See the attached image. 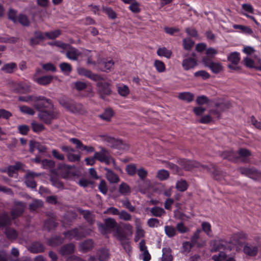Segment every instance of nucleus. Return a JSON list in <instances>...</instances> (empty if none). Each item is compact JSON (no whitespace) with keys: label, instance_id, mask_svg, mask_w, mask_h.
<instances>
[{"label":"nucleus","instance_id":"nucleus-1","mask_svg":"<svg viewBox=\"0 0 261 261\" xmlns=\"http://www.w3.org/2000/svg\"><path fill=\"white\" fill-rule=\"evenodd\" d=\"M59 102L62 107L72 113L79 115H85L87 113L86 109L81 103L63 99L60 100Z\"/></svg>","mask_w":261,"mask_h":261},{"label":"nucleus","instance_id":"nucleus-2","mask_svg":"<svg viewBox=\"0 0 261 261\" xmlns=\"http://www.w3.org/2000/svg\"><path fill=\"white\" fill-rule=\"evenodd\" d=\"M214 106L216 109H211L209 113L216 116L218 118L221 117V113L228 110L232 107L230 101L223 99H218L214 102Z\"/></svg>","mask_w":261,"mask_h":261},{"label":"nucleus","instance_id":"nucleus-3","mask_svg":"<svg viewBox=\"0 0 261 261\" xmlns=\"http://www.w3.org/2000/svg\"><path fill=\"white\" fill-rule=\"evenodd\" d=\"M51 111H40L38 114L39 119L46 124H50L52 120L57 119L59 116V112L54 108Z\"/></svg>","mask_w":261,"mask_h":261},{"label":"nucleus","instance_id":"nucleus-4","mask_svg":"<svg viewBox=\"0 0 261 261\" xmlns=\"http://www.w3.org/2000/svg\"><path fill=\"white\" fill-rule=\"evenodd\" d=\"M205 170L212 175L215 180L217 181H220L225 179V177L226 176L225 172L218 169L214 165H211L210 166H201V170L204 171Z\"/></svg>","mask_w":261,"mask_h":261},{"label":"nucleus","instance_id":"nucleus-5","mask_svg":"<svg viewBox=\"0 0 261 261\" xmlns=\"http://www.w3.org/2000/svg\"><path fill=\"white\" fill-rule=\"evenodd\" d=\"M100 151L94 153V158L101 163H105L107 165H109L113 163L115 165L114 159L110 155L108 150L104 147H100Z\"/></svg>","mask_w":261,"mask_h":261},{"label":"nucleus","instance_id":"nucleus-6","mask_svg":"<svg viewBox=\"0 0 261 261\" xmlns=\"http://www.w3.org/2000/svg\"><path fill=\"white\" fill-rule=\"evenodd\" d=\"M33 106L39 112L44 111L42 110L44 108L51 109L54 108L50 100L44 96H36V99L34 100Z\"/></svg>","mask_w":261,"mask_h":261},{"label":"nucleus","instance_id":"nucleus-7","mask_svg":"<svg viewBox=\"0 0 261 261\" xmlns=\"http://www.w3.org/2000/svg\"><path fill=\"white\" fill-rule=\"evenodd\" d=\"M242 175L248 176L249 177L256 180H261V171L257 170L254 167L245 168L239 167L238 168Z\"/></svg>","mask_w":261,"mask_h":261},{"label":"nucleus","instance_id":"nucleus-8","mask_svg":"<svg viewBox=\"0 0 261 261\" xmlns=\"http://www.w3.org/2000/svg\"><path fill=\"white\" fill-rule=\"evenodd\" d=\"M117 223L113 218H109L105 220V223L98 224V228L102 234H106L114 228H116Z\"/></svg>","mask_w":261,"mask_h":261},{"label":"nucleus","instance_id":"nucleus-9","mask_svg":"<svg viewBox=\"0 0 261 261\" xmlns=\"http://www.w3.org/2000/svg\"><path fill=\"white\" fill-rule=\"evenodd\" d=\"M96 86L98 88V93L99 97L105 99L107 96H109L112 93V90L110 88V85L107 82H101V80L97 81Z\"/></svg>","mask_w":261,"mask_h":261},{"label":"nucleus","instance_id":"nucleus-10","mask_svg":"<svg viewBox=\"0 0 261 261\" xmlns=\"http://www.w3.org/2000/svg\"><path fill=\"white\" fill-rule=\"evenodd\" d=\"M99 137L101 140L107 143V145L113 148H117L122 144L121 140L116 139L114 137L108 136V135H100Z\"/></svg>","mask_w":261,"mask_h":261},{"label":"nucleus","instance_id":"nucleus-11","mask_svg":"<svg viewBox=\"0 0 261 261\" xmlns=\"http://www.w3.org/2000/svg\"><path fill=\"white\" fill-rule=\"evenodd\" d=\"M178 163L181 168L187 171L192 170L194 168L201 169V166H203L195 161H189L186 159H180L178 161Z\"/></svg>","mask_w":261,"mask_h":261},{"label":"nucleus","instance_id":"nucleus-12","mask_svg":"<svg viewBox=\"0 0 261 261\" xmlns=\"http://www.w3.org/2000/svg\"><path fill=\"white\" fill-rule=\"evenodd\" d=\"M236 153L237 162L239 160L244 163H248L250 162V157L252 155V152L249 149L241 148L236 152Z\"/></svg>","mask_w":261,"mask_h":261},{"label":"nucleus","instance_id":"nucleus-13","mask_svg":"<svg viewBox=\"0 0 261 261\" xmlns=\"http://www.w3.org/2000/svg\"><path fill=\"white\" fill-rule=\"evenodd\" d=\"M12 90L19 94H27L31 92L30 86L23 82L13 83Z\"/></svg>","mask_w":261,"mask_h":261},{"label":"nucleus","instance_id":"nucleus-14","mask_svg":"<svg viewBox=\"0 0 261 261\" xmlns=\"http://www.w3.org/2000/svg\"><path fill=\"white\" fill-rule=\"evenodd\" d=\"M25 207V205L22 202H16L14 203V206L11 210V215L13 219L21 216L24 212Z\"/></svg>","mask_w":261,"mask_h":261},{"label":"nucleus","instance_id":"nucleus-15","mask_svg":"<svg viewBox=\"0 0 261 261\" xmlns=\"http://www.w3.org/2000/svg\"><path fill=\"white\" fill-rule=\"evenodd\" d=\"M255 61L248 57L245 58V64L248 67L261 70V59L256 56H255Z\"/></svg>","mask_w":261,"mask_h":261},{"label":"nucleus","instance_id":"nucleus-16","mask_svg":"<svg viewBox=\"0 0 261 261\" xmlns=\"http://www.w3.org/2000/svg\"><path fill=\"white\" fill-rule=\"evenodd\" d=\"M246 238L247 234L245 233L243 231L238 232L231 236L229 243L234 245H239L242 240H245Z\"/></svg>","mask_w":261,"mask_h":261},{"label":"nucleus","instance_id":"nucleus-17","mask_svg":"<svg viewBox=\"0 0 261 261\" xmlns=\"http://www.w3.org/2000/svg\"><path fill=\"white\" fill-rule=\"evenodd\" d=\"M78 73L82 75H84L93 81H98L102 80L103 79L99 75L94 74L90 70H87L84 68H80L78 69Z\"/></svg>","mask_w":261,"mask_h":261},{"label":"nucleus","instance_id":"nucleus-18","mask_svg":"<svg viewBox=\"0 0 261 261\" xmlns=\"http://www.w3.org/2000/svg\"><path fill=\"white\" fill-rule=\"evenodd\" d=\"M70 141L76 145L77 149L85 150L87 153H91L95 151V149L93 146L85 145L81 140L76 138H71Z\"/></svg>","mask_w":261,"mask_h":261},{"label":"nucleus","instance_id":"nucleus-19","mask_svg":"<svg viewBox=\"0 0 261 261\" xmlns=\"http://www.w3.org/2000/svg\"><path fill=\"white\" fill-rule=\"evenodd\" d=\"M227 246V242L223 240H214L211 242V251L217 252L224 249Z\"/></svg>","mask_w":261,"mask_h":261},{"label":"nucleus","instance_id":"nucleus-20","mask_svg":"<svg viewBox=\"0 0 261 261\" xmlns=\"http://www.w3.org/2000/svg\"><path fill=\"white\" fill-rule=\"evenodd\" d=\"M244 253L250 256H255L258 251V245L255 246L251 244L247 243L243 248Z\"/></svg>","mask_w":261,"mask_h":261},{"label":"nucleus","instance_id":"nucleus-21","mask_svg":"<svg viewBox=\"0 0 261 261\" xmlns=\"http://www.w3.org/2000/svg\"><path fill=\"white\" fill-rule=\"evenodd\" d=\"M41 174H36L34 172L28 171L25 176V183L26 185L31 188H35L36 183L34 179V176L40 175Z\"/></svg>","mask_w":261,"mask_h":261},{"label":"nucleus","instance_id":"nucleus-22","mask_svg":"<svg viewBox=\"0 0 261 261\" xmlns=\"http://www.w3.org/2000/svg\"><path fill=\"white\" fill-rule=\"evenodd\" d=\"M75 246L72 243H68L61 246L59 252L63 256H66L72 254L74 251Z\"/></svg>","mask_w":261,"mask_h":261},{"label":"nucleus","instance_id":"nucleus-23","mask_svg":"<svg viewBox=\"0 0 261 261\" xmlns=\"http://www.w3.org/2000/svg\"><path fill=\"white\" fill-rule=\"evenodd\" d=\"M28 250L33 253H39L44 251V246L39 242H33L28 247Z\"/></svg>","mask_w":261,"mask_h":261},{"label":"nucleus","instance_id":"nucleus-24","mask_svg":"<svg viewBox=\"0 0 261 261\" xmlns=\"http://www.w3.org/2000/svg\"><path fill=\"white\" fill-rule=\"evenodd\" d=\"M114 64V62L112 60H103L98 63V67L101 71L108 72L111 71Z\"/></svg>","mask_w":261,"mask_h":261},{"label":"nucleus","instance_id":"nucleus-25","mask_svg":"<svg viewBox=\"0 0 261 261\" xmlns=\"http://www.w3.org/2000/svg\"><path fill=\"white\" fill-rule=\"evenodd\" d=\"M220 156L224 160L234 163L237 162L236 152L233 150L224 151L221 153Z\"/></svg>","mask_w":261,"mask_h":261},{"label":"nucleus","instance_id":"nucleus-26","mask_svg":"<svg viewBox=\"0 0 261 261\" xmlns=\"http://www.w3.org/2000/svg\"><path fill=\"white\" fill-rule=\"evenodd\" d=\"M77 211L82 215H83L84 218L90 224H92L94 223L95 220L94 215L88 210H83L81 208H78Z\"/></svg>","mask_w":261,"mask_h":261},{"label":"nucleus","instance_id":"nucleus-27","mask_svg":"<svg viewBox=\"0 0 261 261\" xmlns=\"http://www.w3.org/2000/svg\"><path fill=\"white\" fill-rule=\"evenodd\" d=\"M135 222L136 228V235L135 238V241H138L140 238L144 236L145 232L142 228L140 219L136 218Z\"/></svg>","mask_w":261,"mask_h":261},{"label":"nucleus","instance_id":"nucleus-28","mask_svg":"<svg viewBox=\"0 0 261 261\" xmlns=\"http://www.w3.org/2000/svg\"><path fill=\"white\" fill-rule=\"evenodd\" d=\"M93 247V242L91 239H88L80 244V250L83 252L90 250Z\"/></svg>","mask_w":261,"mask_h":261},{"label":"nucleus","instance_id":"nucleus-29","mask_svg":"<svg viewBox=\"0 0 261 261\" xmlns=\"http://www.w3.org/2000/svg\"><path fill=\"white\" fill-rule=\"evenodd\" d=\"M43 205V202L41 200L35 199L30 203L29 208L30 211L34 212L42 208Z\"/></svg>","mask_w":261,"mask_h":261},{"label":"nucleus","instance_id":"nucleus-30","mask_svg":"<svg viewBox=\"0 0 261 261\" xmlns=\"http://www.w3.org/2000/svg\"><path fill=\"white\" fill-rule=\"evenodd\" d=\"M114 236L120 241H123L127 238V232L125 231L123 228L117 226L114 233Z\"/></svg>","mask_w":261,"mask_h":261},{"label":"nucleus","instance_id":"nucleus-31","mask_svg":"<svg viewBox=\"0 0 261 261\" xmlns=\"http://www.w3.org/2000/svg\"><path fill=\"white\" fill-rule=\"evenodd\" d=\"M80 55L81 53L79 50L73 47H70L66 54V57L72 60H77Z\"/></svg>","mask_w":261,"mask_h":261},{"label":"nucleus","instance_id":"nucleus-32","mask_svg":"<svg viewBox=\"0 0 261 261\" xmlns=\"http://www.w3.org/2000/svg\"><path fill=\"white\" fill-rule=\"evenodd\" d=\"M17 68V64L15 63H10L4 64L1 68L2 71L6 73H12Z\"/></svg>","mask_w":261,"mask_h":261},{"label":"nucleus","instance_id":"nucleus-33","mask_svg":"<svg viewBox=\"0 0 261 261\" xmlns=\"http://www.w3.org/2000/svg\"><path fill=\"white\" fill-rule=\"evenodd\" d=\"M53 79L52 75L42 76L39 78H35V82L41 85H47L50 84Z\"/></svg>","mask_w":261,"mask_h":261},{"label":"nucleus","instance_id":"nucleus-34","mask_svg":"<svg viewBox=\"0 0 261 261\" xmlns=\"http://www.w3.org/2000/svg\"><path fill=\"white\" fill-rule=\"evenodd\" d=\"M197 64L196 61L191 58L185 59L183 60L182 66L185 70H189L194 68Z\"/></svg>","mask_w":261,"mask_h":261},{"label":"nucleus","instance_id":"nucleus-35","mask_svg":"<svg viewBox=\"0 0 261 261\" xmlns=\"http://www.w3.org/2000/svg\"><path fill=\"white\" fill-rule=\"evenodd\" d=\"M113 115V111L110 108H108L102 114L99 115L98 117L103 120L109 122L111 120Z\"/></svg>","mask_w":261,"mask_h":261},{"label":"nucleus","instance_id":"nucleus-36","mask_svg":"<svg viewBox=\"0 0 261 261\" xmlns=\"http://www.w3.org/2000/svg\"><path fill=\"white\" fill-rule=\"evenodd\" d=\"M64 235L69 240L75 239L76 240H80L79 236V229L75 228L72 230L67 231L63 233Z\"/></svg>","mask_w":261,"mask_h":261},{"label":"nucleus","instance_id":"nucleus-37","mask_svg":"<svg viewBox=\"0 0 261 261\" xmlns=\"http://www.w3.org/2000/svg\"><path fill=\"white\" fill-rule=\"evenodd\" d=\"M11 224V220L7 213L0 215V227H4Z\"/></svg>","mask_w":261,"mask_h":261},{"label":"nucleus","instance_id":"nucleus-38","mask_svg":"<svg viewBox=\"0 0 261 261\" xmlns=\"http://www.w3.org/2000/svg\"><path fill=\"white\" fill-rule=\"evenodd\" d=\"M5 233L7 238L11 240H16L18 235L17 231L12 228H6Z\"/></svg>","mask_w":261,"mask_h":261},{"label":"nucleus","instance_id":"nucleus-39","mask_svg":"<svg viewBox=\"0 0 261 261\" xmlns=\"http://www.w3.org/2000/svg\"><path fill=\"white\" fill-rule=\"evenodd\" d=\"M105 170L107 171V177L108 179L113 183L118 182L119 180V177L115 174L111 169L106 168Z\"/></svg>","mask_w":261,"mask_h":261},{"label":"nucleus","instance_id":"nucleus-40","mask_svg":"<svg viewBox=\"0 0 261 261\" xmlns=\"http://www.w3.org/2000/svg\"><path fill=\"white\" fill-rule=\"evenodd\" d=\"M97 255L99 261H107L110 256L109 251L106 249L98 250L97 252Z\"/></svg>","mask_w":261,"mask_h":261},{"label":"nucleus","instance_id":"nucleus-41","mask_svg":"<svg viewBox=\"0 0 261 261\" xmlns=\"http://www.w3.org/2000/svg\"><path fill=\"white\" fill-rule=\"evenodd\" d=\"M150 211L152 216L158 217H162L166 213V212L163 208L158 206H154L151 208Z\"/></svg>","mask_w":261,"mask_h":261},{"label":"nucleus","instance_id":"nucleus-42","mask_svg":"<svg viewBox=\"0 0 261 261\" xmlns=\"http://www.w3.org/2000/svg\"><path fill=\"white\" fill-rule=\"evenodd\" d=\"M57 223L54 218L51 217L45 221L44 228L48 230H50L57 226Z\"/></svg>","mask_w":261,"mask_h":261},{"label":"nucleus","instance_id":"nucleus-43","mask_svg":"<svg viewBox=\"0 0 261 261\" xmlns=\"http://www.w3.org/2000/svg\"><path fill=\"white\" fill-rule=\"evenodd\" d=\"M163 256L162 261H172L173 259L171 255V250L169 248H164L163 249Z\"/></svg>","mask_w":261,"mask_h":261},{"label":"nucleus","instance_id":"nucleus-44","mask_svg":"<svg viewBox=\"0 0 261 261\" xmlns=\"http://www.w3.org/2000/svg\"><path fill=\"white\" fill-rule=\"evenodd\" d=\"M172 51L167 49L166 47H160L157 50V54L159 56H163L169 59L172 55Z\"/></svg>","mask_w":261,"mask_h":261},{"label":"nucleus","instance_id":"nucleus-45","mask_svg":"<svg viewBox=\"0 0 261 261\" xmlns=\"http://www.w3.org/2000/svg\"><path fill=\"white\" fill-rule=\"evenodd\" d=\"M208 67L215 74L219 73L223 70L222 64L219 62H213Z\"/></svg>","mask_w":261,"mask_h":261},{"label":"nucleus","instance_id":"nucleus-46","mask_svg":"<svg viewBox=\"0 0 261 261\" xmlns=\"http://www.w3.org/2000/svg\"><path fill=\"white\" fill-rule=\"evenodd\" d=\"M175 187L179 191L184 192L187 190L188 184L185 180L181 179L177 181Z\"/></svg>","mask_w":261,"mask_h":261},{"label":"nucleus","instance_id":"nucleus-47","mask_svg":"<svg viewBox=\"0 0 261 261\" xmlns=\"http://www.w3.org/2000/svg\"><path fill=\"white\" fill-rule=\"evenodd\" d=\"M77 228L79 229V236H80V240L88 236H89L92 231V229L90 228H84L82 227H80Z\"/></svg>","mask_w":261,"mask_h":261},{"label":"nucleus","instance_id":"nucleus-48","mask_svg":"<svg viewBox=\"0 0 261 261\" xmlns=\"http://www.w3.org/2000/svg\"><path fill=\"white\" fill-rule=\"evenodd\" d=\"M119 192L122 195H128L131 192L130 188L127 184L122 182L119 186Z\"/></svg>","mask_w":261,"mask_h":261},{"label":"nucleus","instance_id":"nucleus-49","mask_svg":"<svg viewBox=\"0 0 261 261\" xmlns=\"http://www.w3.org/2000/svg\"><path fill=\"white\" fill-rule=\"evenodd\" d=\"M178 98L188 102H191L194 99V95L190 92H182L178 95Z\"/></svg>","mask_w":261,"mask_h":261},{"label":"nucleus","instance_id":"nucleus-50","mask_svg":"<svg viewBox=\"0 0 261 261\" xmlns=\"http://www.w3.org/2000/svg\"><path fill=\"white\" fill-rule=\"evenodd\" d=\"M240 55L237 52H233L230 54V55L228 57L227 60L228 61L232 63V64L234 65H237L240 60Z\"/></svg>","mask_w":261,"mask_h":261},{"label":"nucleus","instance_id":"nucleus-51","mask_svg":"<svg viewBox=\"0 0 261 261\" xmlns=\"http://www.w3.org/2000/svg\"><path fill=\"white\" fill-rule=\"evenodd\" d=\"M32 130L35 133H39L45 129V126L41 123L33 121L31 123Z\"/></svg>","mask_w":261,"mask_h":261},{"label":"nucleus","instance_id":"nucleus-52","mask_svg":"<svg viewBox=\"0 0 261 261\" xmlns=\"http://www.w3.org/2000/svg\"><path fill=\"white\" fill-rule=\"evenodd\" d=\"M64 239L60 237H55L48 240V244L51 246H57L64 242Z\"/></svg>","mask_w":261,"mask_h":261},{"label":"nucleus","instance_id":"nucleus-53","mask_svg":"<svg viewBox=\"0 0 261 261\" xmlns=\"http://www.w3.org/2000/svg\"><path fill=\"white\" fill-rule=\"evenodd\" d=\"M233 28L236 29H239L241 30L242 32L246 34H252L253 33L252 29L247 26L240 24H234L233 25Z\"/></svg>","mask_w":261,"mask_h":261},{"label":"nucleus","instance_id":"nucleus-54","mask_svg":"<svg viewBox=\"0 0 261 261\" xmlns=\"http://www.w3.org/2000/svg\"><path fill=\"white\" fill-rule=\"evenodd\" d=\"M165 231L166 234L170 238L173 237L176 234V230L172 226H166L165 227Z\"/></svg>","mask_w":261,"mask_h":261},{"label":"nucleus","instance_id":"nucleus-55","mask_svg":"<svg viewBox=\"0 0 261 261\" xmlns=\"http://www.w3.org/2000/svg\"><path fill=\"white\" fill-rule=\"evenodd\" d=\"M118 92L121 96L125 97L129 93V90L127 86L121 85L118 87Z\"/></svg>","mask_w":261,"mask_h":261},{"label":"nucleus","instance_id":"nucleus-56","mask_svg":"<svg viewBox=\"0 0 261 261\" xmlns=\"http://www.w3.org/2000/svg\"><path fill=\"white\" fill-rule=\"evenodd\" d=\"M22 25L28 27L30 25V21L28 17L24 14H20L18 15L17 21Z\"/></svg>","mask_w":261,"mask_h":261},{"label":"nucleus","instance_id":"nucleus-57","mask_svg":"<svg viewBox=\"0 0 261 261\" xmlns=\"http://www.w3.org/2000/svg\"><path fill=\"white\" fill-rule=\"evenodd\" d=\"M202 230L208 236H212V229L211 224L207 222H203L201 224Z\"/></svg>","mask_w":261,"mask_h":261},{"label":"nucleus","instance_id":"nucleus-58","mask_svg":"<svg viewBox=\"0 0 261 261\" xmlns=\"http://www.w3.org/2000/svg\"><path fill=\"white\" fill-rule=\"evenodd\" d=\"M201 231L200 229H197L191 238V243L194 246L196 245H197L198 247H200V245L198 243L197 241L200 238L199 234L201 232Z\"/></svg>","mask_w":261,"mask_h":261},{"label":"nucleus","instance_id":"nucleus-59","mask_svg":"<svg viewBox=\"0 0 261 261\" xmlns=\"http://www.w3.org/2000/svg\"><path fill=\"white\" fill-rule=\"evenodd\" d=\"M19 110L21 113L30 115H33L35 113V111L32 108L27 106H20Z\"/></svg>","mask_w":261,"mask_h":261},{"label":"nucleus","instance_id":"nucleus-60","mask_svg":"<svg viewBox=\"0 0 261 261\" xmlns=\"http://www.w3.org/2000/svg\"><path fill=\"white\" fill-rule=\"evenodd\" d=\"M136 166L135 164H129L126 167V171L130 176H134L137 171Z\"/></svg>","mask_w":261,"mask_h":261},{"label":"nucleus","instance_id":"nucleus-61","mask_svg":"<svg viewBox=\"0 0 261 261\" xmlns=\"http://www.w3.org/2000/svg\"><path fill=\"white\" fill-rule=\"evenodd\" d=\"M194 44V42L191 38H185L183 40L184 48L186 50H190Z\"/></svg>","mask_w":261,"mask_h":261},{"label":"nucleus","instance_id":"nucleus-62","mask_svg":"<svg viewBox=\"0 0 261 261\" xmlns=\"http://www.w3.org/2000/svg\"><path fill=\"white\" fill-rule=\"evenodd\" d=\"M17 12L12 8H10L8 13V19L12 20L14 23L17 22V18L16 17Z\"/></svg>","mask_w":261,"mask_h":261},{"label":"nucleus","instance_id":"nucleus-63","mask_svg":"<svg viewBox=\"0 0 261 261\" xmlns=\"http://www.w3.org/2000/svg\"><path fill=\"white\" fill-rule=\"evenodd\" d=\"M60 34L61 31L59 30H57L50 32L45 33V37L50 39H54L60 36Z\"/></svg>","mask_w":261,"mask_h":261},{"label":"nucleus","instance_id":"nucleus-64","mask_svg":"<svg viewBox=\"0 0 261 261\" xmlns=\"http://www.w3.org/2000/svg\"><path fill=\"white\" fill-rule=\"evenodd\" d=\"M11 256L9 258L10 261H18L19 251L16 248H13L11 251Z\"/></svg>","mask_w":261,"mask_h":261}]
</instances>
